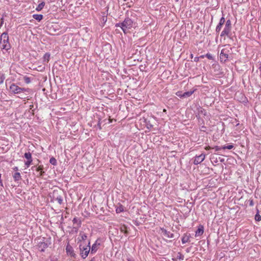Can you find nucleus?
<instances>
[{
  "label": "nucleus",
  "mask_w": 261,
  "mask_h": 261,
  "mask_svg": "<svg viewBox=\"0 0 261 261\" xmlns=\"http://www.w3.org/2000/svg\"><path fill=\"white\" fill-rule=\"evenodd\" d=\"M0 184H1V186L3 187V184L2 182V179H1V173H0Z\"/></svg>",
  "instance_id": "37"
},
{
  "label": "nucleus",
  "mask_w": 261,
  "mask_h": 261,
  "mask_svg": "<svg viewBox=\"0 0 261 261\" xmlns=\"http://www.w3.org/2000/svg\"><path fill=\"white\" fill-rule=\"evenodd\" d=\"M199 57H195L194 59V62H198L199 61Z\"/></svg>",
  "instance_id": "35"
},
{
  "label": "nucleus",
  "mask_w": 261,
  "mask_h": 261,
  "mask_svg": "<svg viewBox=\"0 0 261 261\" xmlns=\"http://www.w3.org/2000/svg\"><path fill=\"white\" fill-rule=\"evenodd\" d=\"M36 168V170L37 171H40V176L42 175L43 173H44V172H42L41 170H42L43 169V167L42 166H39L38 167H35Z\"/></svg>",
  "instance_id": "26"
},
{
  "label": "nucleus",
  "mask_w": 261,
  "mask_h": 261,
  "mask_svg": "<svg viewBox=\"0 0 261 261\" xmlns=\"http://www.w3.org/2000/svg\"><path fill=\"white\" fill-rule=\"evenodd\" d=\"M182 94L181 92H178L176 93V95L180 98H183Z\"/></svg>",
  "instance_id": "31"
},
{
  "label": "nucleus",
  "mask_w": 261,
  "mask_h": 261,
  "mask_svg": "<svg viewBox=\"0 0 261 261\" xmlns=\"http://www.w3.org/2000/svg\"><path fill=\"white\" fill-rule=\"evenodd\" d=\"M213 148L215 149L216 151H219V150H220V149H222V147H219V146H216Z\"/></svg>",
  "instance_id": "33"
},
{
  "label": "nucleus",
  "mask_w": 261,
  "mask_h": 261,
  "mask_svg": "<svg viewBox=\"0 0 261 261\" xmlns=\"http://www.w3.org/2000/svg\"><path fill=\"white\" fill-rule=\"evenodd\" d=\"M33 17L37 20L40 21L43 18V15L41 14H34Z\"/></svg>",
  "instance_id": "18"
},
{
  "label": "nucleus",
  "mask_w": 261,
  "mask_h": 261,
  "mask_svg": "<svg viewBox=\"0 0 261 261\" xmlns=\"http://www.w3.org/2000/svg\"><path fill=\"white\" fill-rule=\"evenodd\" d=\"M233 146L232 145L230 144V145H228L223 146L222 147V149H231L232 148H233Z\"/></svg>",
  "instance_id": "25"
},
{
  "label": "nucleus",
  "mask_w": 261,
  "mask_h": 261,
  "mask_svg": "<svg viewBox=\"0 0 261 261\" xmlns=\"http://www.w3.org/2000/svg\"><path fill=\"white\" fill-rule=\"evenodd\" d=\"M55 192H54L53 198L54 200L57 201L59 204H62L63 202L62 197L60 195L56 197L55 196Z\"/></svg>",
  "instance_id": "15"
},
{
  "label": "nucleus",
  "mask_w": 261,
  "mask_h": 261,
  "mask_svg": "<svg viewBox=\"0 0 261 261\" xmlns=\"http://www.w3.org/2000/svg\"><path fill=\"white\" fill-rule=\"evenodd\" d=\"M205 157V154L203 153H201L199 155L196 156L194 161V164L197 165L201 163L204 160Z\"/></svg>",
  "instance_id": "9"
},
{
  "label": "nucleus",
  "mask_w": 261,
  "mask_h": 261,
  "mask_svg": "<svg viewBox=\"0 0 261 261\" xmlns=\"http://www.w3.org/2000/svg\"><path fill=\"white\" fill-rule=\"evenodd\" d=\"M24 157L27 159V161L25 162V165L27 167H29L32 162V155L30 152H25L24 153Z\"/></svg>",
  "instance_id": "10"
},
{
  "label": "nucleus",
  "mask_w": 261,
  "mask_h": 261,
  "mask_svg": "<svg viewBox=\"0 0 261 261\" xmlns=\"http://www.w3.org/2000/svg\"><path fill=\"white\" fill-rule=\"evenodd\" d=\"M45 239H43V241L40 242L38 243V248L40 251H44L45 249L48 247V243L47 241H45Z\"/></svg>",
  "instance_id": "8"
},
{
  "label": "nucleus",
  "mask_w": 261,
  "mask_h": 261,
  "mask_svg": "<svg viewBox=\"0 0 261 261\" xmlns=\"http://www.w3.org/2000/svg\"><path fill=\"white\" fill-rule=\"evenodd\" d=\"M11 91L13 92L14 94L16 93V85L14 84H12L10 86Z\"/></svg>",
  "instance_id": "19"
},
{
  "label": "nucleus",
  "mask_w": 261,
  "mask_h": 261,
  "mask_svg": "<svg viewBox=\"0 0 261 261\" xmlns=\"http://www.w3.org/2000/svg\"><path fill=\"white\" fill-rule=\"evenodd\" d=\"M135 23L129 18H126L121 23H118L115 24L116 27H120L122 30L123 32L126 34L127 30L131 29L134 27Z\"/></svg>",
  "instance_id": "1"
},
{
  "label": "nucleus",
  "mask_w": 261,
  "mask_h": 261,
  "mask_svg": "<svg viewBox=\"0 0 261 261\" xmlns=\"http://www.w3.org/2000/svg\"><path fill=\"white\" fill-rule=\"evenodd\" d=\"M189 238L187 236H185L182 237L181 241L183 244H185L189 241Z\"/></svg>",
  "instance_id": "24"
},
{
  "label": "nucleus",
  "mask_w": 261,
  "mask_h": 261,
  "mask_svg": "<svg viewBox=\"0 0 261 261\" xmlns=\"http://www.w3.org/2000/svg\"><path fill=\"white\" fill-rule=\"evenodd\" d=\"M45 5V3L44 2H42L41 3L39 4L37 7L36 8V10L38 11H41L43 8L44 7Z\"/></svg>",
  "instance_id": "20"
},
{
  "label": "nucleus",
  "mask_w": 261,
  "mask_h": 261,
  "mask_svg": "<svg viewBox=\"0 0 261 261\" xmlns=\"http://www.w3.org/2000/svg\"><path fill=\"white\" fill-rule=\"evenodd\" d=\"M49 57H50V55L48 53H46L44 55V57H43L44 61H46L47 62H48L49 61Z\"/></svg>",
  "instance_id": "27"
},
{
  "label": "nucleus",
  "mask_w": 261,
  "mask_h": 261,
  "mask_svg": "<svg viewBox=\"0 0 261 261\" xmlns=\"http://www.w3.org/2000/svg\"><path fill=\"white\" fill-rule=\"evenodd\" d=\"M222 25L221 24H218L216 28V31L217 32H219L220 31V30H221V27H222Z\"/></svg>",
  "instance_id": "29"
},
{
  "label": "nucleus",
  "mask_w": 261,
  "mask_h": 261,
  "mask_svg": "<svg viewBox=\"0 0 261 261\" xmlns=\"http://www.w3.org/2000/svg\"><path fill=\"white\" fill-rule=\"evenodd\" d=\"M231 30V21L228 19L226 21L225 28L223 31L221 32L220 36L221 37L225 36H228L230 33Z\"/></svg>",
  "instance_id": "3"
},
{
  "label": "nucleus",
  "mask_w": 261,
  "mask_h": 261,
  "mask_svg": "<svg viewBox=\"0 0 261 261\" xmlns=\"http://www.w3.org/2000/svg\"><path fill=\"white\" fill-rule=\"evenodd\" d=\"M49 163L53 165H56L57 160L55 158L52 157L49 160Z\"/></svg>",
  "instance_id": "21"
},
{
  "label": "nucleus",
  "mask_w": 261,
  "mask_h": 261,
  "mask_svg": "<svg viewBox=\"0 0 261 261\" xmlns=\"http://www.w3.org/2000/svg\"><path fill=\"white\" fill-rule=\"evenodd\" d=\"M13 170L16 171V167L13 168Z\"/></svg>",
  "instance_id": "44"
},
{
  "label": "nucleus",
  "mask_w": 261,
  "mask_h": 261,
  "mask_svg": "<svg viewBox=\"0 0 261 261\" xmlns=\"http://www.w3.org/2000/svg\"><path fill=\"white\" fill-rule=\"evenodd\" d=\"M13 177L15 180H16V171L13 174Z\"/></svg>",
  "instance_id": "34"
},
{
  "label": "nucleus",
  "mask_w": 261,
  "mask_h": 261,
  "mask_svg": "<svg viewBox=\"0 0 261 261\" xmlns=\"http://www.w3.org/2000/svg\"><path fill=\"white\" fill-rule=\"evenodd\" d=\"M80 249L81 251V256L83 258H85L88 256L90 250V247L89 245L87 246H80Z\"/></svg>",
  "instance_id": "6"
},
{
  "label": "nucleus",
  "mask_w": 261,
  "mask_h": 261,
  "mask_svg": "<svg viewBox=\"0 0 261 261\" xmlns=\"http://www.w3.org/2000/svg\"><path fill=\"white\" fill-rule=\"evenodd\" d=\"M259 70L261 71V66L259 67Z\"/></svg>",
  "instance_id": "46"
},
{
  "label": "nucleus",
  "mask_w": 261,
  "mask_h": 261,
  "mask_svg": "<svg viewBox=\"0 0 261 261\" xmlns=\"http://www.w3.org/2000/svg\"><path fill=\"white\" fill-rule=\"evenodd\" d=\"M250 205H253V201H252V200H251V201H250Z\"/></svg>",
  "instance_id": "40"
},
{
  "label": "nucleus",
  "mask_w": 261,
  "mask_h": 261,
  "mask_svg": "<svg viewBox=\"0 0 261 261\" xmlns=\"http://www.w3.org/2000/svg\"><path fill=\"white\" fill-rule=\"evenodd\" d=\"M17 79L19 81V82L17 83V84L21 85L23 82H24L26 84H29L30 83V79L29 77L26 76H23L22 75H19V77H17Z\"/></svg>",
  "instance_id": "7"
},
{
  "label": "nucleus",
  "mask_w": 261,
  "mask_h": 261,
  "mask_svg": "<svg viewBox=\"0 0 261 261\" xmlns=\"http://www.w3.org/2000/svg\"><path fill=\"white\" fill-rule=\"evenodd\" d=\"M231 48L229 45H225L221 50L220 54V59L221 61H226L229 58L231 54Z\"/></svg>",
  "instance_id": "2"
},
{
  "label": "nucleus",
  "mask_w": 261,
  "mask_h": 261,
  "mask_svg": "<svg viewBox=\"0 0 261 261\" xmlns=\"http://www.w3.org/2000/svg\"><path fill=\"white\" fill-rule=\"evenodd\" d=\"M120 230L122 232H123L124 233H127L126 227L124 225L121 226L120 228Z\"/></svg>",
  "instance_id": "22"
},
{
  "label": "nucleus",
  "mask_w": 261,
  "mask_h": 261,
  "mask_svg": "<svg viewBox=\"0 0 261 261\" xmlns=\"http://www.w3.org/2000/svg\"><path fill=\"white\" fill-rule=\"evenodd\" d=\"M224 22H225V18H224L223 17H222L220 19V21H219V24H221V25H223V24H224Z\"/></svg>",
  "instance_id": "30"
},
{
  "label": "nucleus",
  "mask_w": 261,
  "mask_h": 261,
  "mask_svg": "<svg viewBox=\"0 0 261 261\" xmlns=\"http://www.w3.org/2000/svg\"><path fill=\"white\" fill-rule=\"evenodd\" d=\"M205 56H206V58H207L210 60H212L213 59V56L211 54H207L205 55Z\"/></svg>",
  "instance_id": "32"
},
{
  "label": "nucleus",
  "mask_w": 261,
  "mask_h": 261,
  "mask_svg": "<svg viewBox=\"0 0 261 261\" xmlns=\"http://www.w3.org/2000/svg\"><path fill=\"white\" fill-rule=\"evenodd\" d=\"M176 2H178V0H175Z\"/></svg>",
  "instance_id": "47"
},
{
  "label": "nucleus",
  "mask_w": 261,
  "mask_h": 261,
  "mask_svg": "<svg viewBox=\"0 0 261 261\" xmlns=\"http://www.w3.org/2000/svg\"><path fill=\"white\" fill-rule=\"evenodd\" d=\"M100 245V243H97V241H96L95 243L92 245L91 249V253H94L97 250L99 246Z\"/></svg>",
  "instance_id": "14"
},
{
  "label": "nucleus",
  "mask_w": 261,
  "mask_h": 261,
  "mask_svg": "<svg viewBox=\"0 0 261 261\" xmlns=\"http://www.w3.org/2000/svg\"><path fill=\"white\" fill-rule=\"evenodd\" d=\"M73 223V228L76 229V231L81 226V221L77 218H74L72 220Z\"/></svg>",
  "instance_id": "12"
},
{
  "label": "nucleus",
  "mask_w": 261,
  "mask_h": 261,
  "mask_svg": "<svg viewBox=\"0 0 261 261\" xmlns=\"http://www.w3.org/2000/svg\"><path fill=\"white\" fill-rule=\"evenodd\" d=\"M195 91V90H191L190 91H187L186 92H184L182 94L183 98L188 97H190Z\"/></svg>",
  "instance_id": "16"
},
{
  "label": "nucleus",
  "mask_w": 261,
  "mask_h": 261,
  "mask_svg": "<svg viewBox=\"0 0 261 261\" xmlns=\"http://www.w3.org/2000/svg\"><path fill=\"white\" fill-rule=\"evenodd\" d=\"M8 38L7 34L6 33H4L1 35L0 42L1 47L6 50H8L9 47V44L6 42L8 40Z\"/></svg>",
  "instance_id": "5"
},
{
  "label": "nucleus",
  "mask_w": 261,
  "mask_h": 261,
  "mask_svg": "<svg viewBox=\"0 0 261 261\" xmlns=\"http://www.w3.org/2000/svg\"><path fill=\"white\" fill-rule=\"evenodd\" d=\"M15 67L12 66L10 68V72H12L13 70L14 71Z\"/></svg>",
  "instance_id": "36"
},
{
  "label": "nucleus",
  "mask_w": 261,
  "mask_h": 261,
  "mask_svg": "<svg viewBox=\"0 0 261 261\" xmlns=\"http://www.w3.org/2000/svg\"><path fill=\"white\" fill-rule=\"evenodd\" d=\"M166 111H166V109H164V110H163V112H165V113H166Z\"/></svg>",
  "instance_id": "43"
},
{
  "label": "nucleus",
  "mask_w": 261,
  "mask_h": 261,
  "mask_svg": "<svg viewBox=\"0 0 261 261\" xmlns=\"http://www.w3.org/2000/svg\"><path fill=\"white\" fill-rule=\"evenodd\" d=\"M126 261H131V260H130V258H127L126 259Z\"/></svg>",
  "instance_id": "39"
},
{
  "label": "nucleus",
  "mask_w": 261,
  "mask_h": 261,
  "mask_svg": "<svg viewBox=\"0 0 261 261\" xmlns=\"http://www.w3.org/2000/svg\"><path fill=\"white\" fill-rule=\"evenodd\" d=\"M162 233H163L164 235L168 238H172L173 234L170 233L169 232H167V231L165 229H162Z\"/></svg>",
  "instance_id": "17"
},
{
  "label": "nucleus",
  "mask_w": 261,
  "mask_h": 261,
  "mask_svg": "<svg viewBox=\"0 0 261 261\" xmlns=\"http://www.w3.org/2000/svg\"><path fill=\"white\" fill-rule=\"evenodd\" d=\"M255 219L256 221H260L261 220V216L258 214H256L255 216Z\"/></svg>",
  "instance_id": "28"
},
{
  "label": "nucleus",
  "mask_w": 261,
  "mask_h": 261,
  "mask_svg": "<svg viewBox=\"0 0 261 261\" xmlns=\"http://www.w3.org/2000/svg\"><path fill=\"white\" fill-rule=\"evenodd\" d=\"M66 252L67 253L70 255V256L71 257H75V254L74 253V250H73V248L70 246L69 245V244H68L66 246Z\"/></svg>",
  "instance_id": "11"
},
{
  "label": "nucleus",
  "mask_w": 261,
  "mask_h": 261,
  "mask_svg": "<svg viewBox=\"0 0 261 261\" xmlns=\"http://www.w3.org/2000/svg\"><path fill=\"white\" fill-rule=\"evenodd\" d=\"M80 237L81 238V240H80L81 241V240H83V241L85 240H86V239L87 238V235L85 233H83V232H81L80 233Z\"/></svg>",
  "instance_id": "23"
},
{
  "label": "nucleus",
  "mask_w": 261,
  "mask_h": 261,
  "mask_svg": "<svg viewBox=\"0 0 261 261\" xmlns=\"http://www.w3.org/2000/svg\"><path fill=\"white\" fill-rule=\"evenodd\" d=\"M211 148V147L209 146L205 147V149H206V150H208V149H210Z\"/></svg>",
  "instance_id": "38"
},
{
  "label": "nucleus",
  "mask_w": 261,
  "mask_h": 261,
  "mask_svg": "<svg viewBox=\"0 0 261 261\" xmlns=\"http://www.w3.org/2000/svg\"><path fill=\"white\" fill-rule=\"evenodd\" d=\"M204 232V229L203 226L202 225H200L199 226L198 228L195 232V237H197L198 236H201Z\"/></svg>",
  "instance_id": "13"
},
{
  "label": "nucleus",
  "mask_w": 261,
  "mask_h": 261,
  "mask_svg": "<svg viewBox=\"0 0 261 261\" xmlns=\"http://www.w3.org/2000/svg\"><path fill=\"white\" fill-rule=\"evenodd\" d=\"M90 261H95V259L94 258H93Z\"/></svg>",
  "instance_id": "41"
},
{
  "label": "nucleus",
  "mask_w": 261,
  "mask_h": 261,
  "mask_svg": "<svg viewBox=\"0 0 261 261\" xmlns=\"http://www.w3.org/2000/svg\"><path fill=\"white\" fill-rule=\"evenodd\" d=\"M25 92L28 93V91L27 89L19 88L17 86V98L24 99L23 101H25V99H28V94H27Z\"/></svg>",
  "instance_id": "4"
},
{
  "label": "nucleus",
  "mask_w": 261,
  "mask_h": 261,
  "mask_svg": "<svg viewBox=\"0 0 261 261\" xmlns=\"http://www.w3.org/2000/svg\"><path fill=\"white\" fill-rule=\"evenodd\" d=\"M18 176H20V173H18V172H17V177H18Z\"/></svg>",
  "instance_id": "42"
},
{
  "label": "nucleus",
  "mask_w": 261,
  "mask_h": 261,
  "mask_svg": "<svg viewBox=\"0 0 261 261\" xmlns=\"http://www.w3.org/2000/svg\"><path fill=\"white\" fill-rule=\"evenodd\" d=\"M191 58H193V55H192V54H191Z\"/></svg>",
  "instance_id": "45"
}]
</instances>
